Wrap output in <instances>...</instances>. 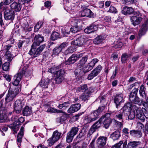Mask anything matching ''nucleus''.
<instances>
[{
	"mask_svg": "<svg viewBox=\"0 0 148 148\" xmlns=\"http://www.w3.org/2000/svg\"><path fill=\"white\" fill-rule=\"evenodd\" d=\"M121 13L124 15L128 16L133 14L130 16L131 24L134 26H136L139 24L143 19L146 16L141 13L138 10H134L132 7L125 6L123 8Z\"/></svg>",
	"mask_w": 148,
	"mask_h": 148,
	"instance_id": "obj_1",
	"label": "nucleus"
},
{
	"mask_svg": "<svg viewBox=\"0 0 148 148\" xmlns=\"http://www.w3.org/2000/svg\"><path fill=\"white\" fill-rule=\"evenodd\" d=\"M63 68L67 69L66 66L64 61L58 66L54 65L53 66V68H54L56 71V73L54 74L56 77L55 79V83L59 84L64 79V75L66 73L64 69H63Z\"/></svg>",
	"mask_w": 148,
	"mask_h": 148,
	"instance_id": "obj_2",
	"label": "nucleus"
},
{
	"mask_svg": "<svg viewBox=\"0 0 148 148\" xmlns=\"http://www.w3.org/2000/svg\"><path fill=\"white\" fill-rule=\"evenodd\" d=\"M21 88L19 86H10L5 99V102L8 103L13 101L21 91Z\"/></svg>",
	"mask_w": 148,
	"mask_h": 148,
	"instance_id": "obj_3",
	"label": "nucleus"
},
{
	"mask_svg": "<svg viewBox=\"0 0 148 148\" xmlns=\"http://www.w3.org/2000/svg\"><path fill=\"white\" fill-rule=\"evenodd\" d=\"M82 56V53L72 54L67 60H65L64 62L66 66L67 69H73L74 67L73 64Z\"/></svg>",
	"mask_w": 148,
	"mask_h": 148,
	"instance_id": "obj_4",
	"label": "nucleus"
},
{
	"mask_svg": "<svg viewBox=\"0 0 148 148\" xmlns=\"http://www.w3.org/2000/svg\"><path fill=\"white\" fill-rule=\"evenodd\" d=\"M124 95L122 92H119L114 95L112 97V100L116 108H119L121 104L124 102Z\"/></svg>",
	"mask_w": 148,
	"mask_h": 148,
	"instance_id": "obj_5",
	"label": "nucleus"
},
{
	"mask_svg": "<svg viewBox=\"0 0 148 148\" xmlns=\"http://www.w3.org/2000/svg\"><path fill=\"white\" fill-rule=\"evenodd\" d=\"M45 40V37L41 34H35L34 36L32 45V49L34 50L36 47L39 46L40 44L43 42Z\"/></svg>",
	"mask_w": 148,
	"mask_h": 148,
	"instance_id": "obj_6",
	"label": "nucleus"
},
{
	"mask_svg": "<svg viewBox=\"0 0 148 148\" xmlns=\"http://www.w3.org/2000/svg\"><path fill=\"white\" fill-rule=\"evenodd\" d=\"M72 27L69 28L70 32L73 33H75L80 31L83 28L82 22L77 19H75L71 21Z\"/></svg>",
	"mask_w": 148,
	"mask_h": 148,
	"instance_id": "obj_7",
	"label": "nucleus"
},
{
	"mask_svg": "<svg viewBox=\"0 0 148 148\" xmlns=\"http://www.w3.org/2000/svg\"><path fill=\"white\" fill-rule=\"evenodd\" d=\"M101 24L97 23L96 22H93L90 24L85 29L84 31L87 34H89L94 32L97 31L99 28H103V27Z\"/></svg>",
	"mask_w": 148,
	"mask_h": 148,
	"instance_id": "obj_8",
	"label": "nucleus"
},
{
	"mask_svg": "<svg viewBox=\"0 0 148 148\" xmlns=\"http://www.w3.org/2000/svg\"><path fill=\"white\" fill-rule=\"evenodd\" d=\"M88 41V38L85 36L82 35L76 37L71 43L72 45L79 47L83 46Z\"/></svg>",
	"mask_w": 148,
	"mask_h": 148,
	"instance_id": "obj_9",
	"label": "nucleus"
},
{
	"mask_svg": "<svg viewBox=\"0 0 148 148\" xmlns=\"http://www.w3.org/2000/svg\"><path fill=\"white\" fill-rule=\"evenodd\" d=\"M47 44L46 43L42 45L39 46L38 48V47H36V48L34 50H32V46L31 48L29 50V54L30 55L33 56V58H35L39 56Z\"/></svg>",
	"mask_w": 148,
	"mask_h": 148,
	"instance_id": "obj_10",
	"label": "nucleus"
},
{
	"mask_svg": "<svg viewBox=\"0 0 148 148\" xmlns=\"http://www.w3.org/2000/svg\"><path fill=\"white\" fill-rule=\"evenodd\" d=\"M61 134V133L59 132L58 130L54 131L52 136L47 140V141H49V146L51 147L57 142L60 138Z\"/></svg>",
	"mask_w": 148,
	"mask_h": 148,
	"instance_id": "obj_11",
	"label": "nucleus"
},
{
	"mask_svg": "<svg viewBox=\"0 0 148 148\" xmlns=\"http://www.w3.org/2000/svg\"><path fill=\"white\" fill-rule=\"evenodd\" d=\"M55 80V79L53 78H51L50 79L48 78H43V77H42L41 81L38 84V86L39 85L44 88H48V86L50 84L52 85H53V81Z\"/></svg>",
	"mask_w": 148,
	"mask_h": 148,
	"instance_id": "obj_12",
	"label": "nucleus"
},
{
	"mask_svg": "<svg viewBox=\"0 0 148 148\" xmlns=\"http://www.w3.org/2000/svg\"><path fill=\"white\" fill-rule=\"evenodd\" d=\"M24 106V103L21 100H17L14 102L13 106V113L17 114H20Z\"/></svg>",
	"mask_w": 148,
	"mask_h": 148,
	"instance_id": "obj_13",
	"label": "nucleus"
},
{
	"mask_svg": "<svg viewBox=\"0 0 148 148\" xmlns=\"http://www.w3.org/2000/svg\"><path fill=\"white\" fill-rule=\"evenodd\" d=\"M148 30V18L145 20L142 25L141 28L139 30L137 37V40H139L142 36L145 34Z\"/></svg>",
	"mask_w": 148,
	"mask_h": 148,
	"instance_id": "obj_14",
	"label": "nucleus"
},
{
	"mask_svg": "<svg viewBox=\"0 0 148 148\" xmlns=\"http://www.w3.org/2000/svg\"><path fill=\"white\" fill-rule=\"evenodd\" d=\"M102 67L101 65H98L96 67L92 70L91 73L88 76L87 79L88 80H91L95 77H96L100 73L102 70Z\"/></svg>",
	"mask_w": 148,
	"mask_h": 148,
	"instance_id": "obj_15",
	"label": "nucleus"
},
{
	"mask_svg": "<svg viewBox=\"0 0 148 148\" xmlns=\"http://www.w3.org/2000/svg\"><path fill=\"white\" fill-rule=\"evenodd\" d=\"M79 16L82 17L86 16L89 18H94L96 16L91 10L88 8H85L79 13Z\"/></svg>",
	"mask_w": 148,
	"mask_h": 148,
	"instance_id": "obj_16",
	"label": "nucleus"
},
{
	"mask_svg": "<svg viewBox=\"0 0 148 148\" xmlns=\"http://www.w3.org/2000/svg\"><path fill=\"white\" fill-rule=\"evenodd\" d=\"M136 111V118L140 120L142 122L145 121V118L143 116L144 112L146 111V108H139L138 107L135 108V111Z\"/></svg>",
	"mask_w": 148,
	"mask_h": 148,
	"instance_id": "obj_17",
	"label": "nucleus"
},
{
	"mask_svg": "<svg viewBox=\"0 0 148 148\" xmlns=\"http://www.w3.org/2000/svg\"><path fill=\"white\" fill-rule=\"evenodd\" d=\"M4 18L6 20H10L12 21L15 16V13L13 10L6 9L4 13Z\"/></svg>",
	"mask_w": 148,
	"mask_h": 148,
	"instance_id": "obj_18",
	"label": "nucleus"
},
{
	"mask_svg": "<svg viewBox=\"0 0 148 148\" xmlns=\"http://www.w3.org/2000/svg\"><path fill=\"white\" fill-rule=\"evenodd\" d=\"M82 59H80L77 64V67L82 68L83 66L85 64L88 58L90 56V54L87 53L86 55H84V53H82Z\"/></svg>",
	"mask_w": 148,
	"mask_h": 148,
	"instance_id": "obj_19",
	"label": "nucleus"
},
{
	"mask_svg": "<svg viewBox=\"0 0 148 148\" xmlns=\"http://www.w3.org/2000/svg\"><path fill=\"white\" fill-rule=\"evenodd\" d=\"M81 105L79 103L72 104L68 109L67 112L70 114L73 113L78 111L81 108Z\"/></svg>",
	"mask_w": 148,
	"mask_h": 148,
	"instance_id": "obj_20",
	"label": "nucleus"
},
{
	"mask_svg": "<svg viewBox=\"0 0 148 148\" xmlns=\"http://www.w3.org/2000/svg\"><path fill=\"white\" fill-rule=\"evenodd\" d=\"M71 117V114L64 113L61 116L57 118L56 122L58 123H63L67 119L70 118Z\"/></svg>",
	"mask_w": 148,
	"mask_h": 148,
	"instance_id": "obj_21",
	"label": "nucleus"
},
{
	"mask_svg": "<svg viewBox=\"0 0 148 148\" xmlns=\"http://www.w3.org/2000/svg\"><path fill=\"white\" fill-rule=\"evenodd\" d=\"M106 108L105 105L100 106H99L98 108L93 111L92 113L91 114V116H94L96 117L97 119L99 117V116L101 113Z\"/></svg>",
	"mask_w": 148,
	"mask_h": 148,
	"instance_id": "obj_22",
	"label": "nucleus"
},
{
	"mask_svg": "<svg viewBox=\"0 0 148 148\" xmlns=\"http://www.w3.org/2000/svg\"><path fill=\"white\" fill-rule=\"evenodd\" d=\"M107 138L106 137L100 136L97 140V144L99 148H103L105 145Z\"/></svg>",
	"mask_w": 148,
	"mask_h": 148,
	"instance_id": "obj_23",
	"label": "nucleus"
},
{
	"mask_svg": "<svg viewBox=\"0 0 148 148\" xmlns=\"http://www.w3.org/2000/svg\"><path fill=\"white\" fill-rule=\"evenodd\" d=\"M81 68L78 67V68L75 69L74 71L75 76L77 77L76 79H78L77 80H81L82 77V76L83 69L82 70Z\"/></svg>",
	"mask_w": 148,
	"mask_h": 148,
	"instance_id": "obj_24",
	"label": "nucleus"
},
{
	"mask_svg": "<svg viewBox=\"0 0 148 148\" xmlns=\"http://www.w3.org/2000/svg\"><path fill=\"white\" fill-rule=\"evenodd\" d=\"M106 38V37L103 35H99L93 39V43L95 45H99Z\"/></svg>",
	"mask_w": 148,
	"mask_h": 148,
	"instance_id": "obj_25",
	"label": "nucleus"
},
{
	"mask_svg": "<svg viewBox=\"0 0 148 148\" xmlns=\"http://www.w3.org/2000/svg\"><path fill=\"white\" fill-rule=\"evenodd\" d=\"M62 37V36L59 33L56 31H53L51 35L50 40L52 41H54Z\"/></svg>",
	"mask_w": 148,
	"mask_h": 148,
	"instance_id": "obj_26",
	"label": "nucleus"
},
{
	"mask_svg": "<svg viewBox=\"0 0 148 148\" xmlns=\"http://www.w3.org/2000/svg\"><path fill=\"white\" fill-rule=\"evenodd\" d=\"M32 108L28 106H26L22 111V114L24 116H28L32 113Z\"/></svg>",
	"mask_w": 148,
	"mask_h": 148,
	"instance_id": "obj_27",
	"label": "nucleus"
},
{
	"mask_svg": "<svg viewBox=\"0 0 148 148\" xmlns=\"http://www.w3.org/2000/svg\"><path fill=\"white\" fill-rule=\"evenodd\" d=\"M10 6L12 10H13L16 12H19L21 9V6L18 3H17L16 2L12 3Z\"/></svg>",
	"mask_w": 148,
	"mask_h": 148,
	"instance_id": "obj_28",
	"label": "nucleus"
},
{
	"mask_svg": "<svg viewBox=\"0 0 148 148\" xmlns=\"http://www.w3.org/2000/svg\"><path fill=\"white\" fill-rule=\"evenodd\" d=\"M112 120L109 116L105 119L103 122V127L106 129H108L112 123Z\"/></svg>",
	"mask_w": 148,
	"mask_h": 148,
	"instance_id": "obj_29",
	"label": "nucleus"
},
{
	"mask_svg": "<svg viewBox=\"0 0 148 148\" xmlns=\"http://www.w3.org/2000/svg\"><path fill=\"white\" fill-rule=\"evenodd\" d=\"M76 48L73 46H71L69 47L64 51L65 56H66V57L67 56H69L73 52L76 51Z\"/></svg>",
	"mask_w": 148,
	"mask_h": 148,
	"instance_id": "obj_30",
	"label": "nucleus"
},
{
	"mask_svg": "<svg viewBox=\"0 0 148 148\" xmlns=\"http://www.w3.org/2000/svg\"><path fill=\"white\" fill-rule=\"evenodd\" d=\"M140 143V141L130 142L128 143L126 148H136Z\"/></svg>",
	"mask_w": 148,
	"mask_h": 148,
	"instance_id": "obj_31",
	"label": "nucleus"
},
{
	"mask_svg": "<svg viewBox=\"0 0 148 148\" xmlns=\"http://www.w3.org/2000/svg\"><path fill=\"white\" fill-rule=\"evenodd\" d=\"M121 136L120 132L119 131H116L111 135L110 137L113 140H118Z\"/></svg>",
	"mask_w": 148,
	"mask_h": 148,
	"instance_id": "obj_32",
	"label": "nucleus"
},
{
	"mask_svg": "<svg viewBox=\"0 0 148 148\" xmlns=\"http://www.w3.org/2000/svg\"><path fill=\"white\" fill-rule=\"evenodd\" d=\"M70 31L69 29V27H63L61 29V33L63 37H67L68 35L69 34Z\"/></svg>",
	"mask_w": 148,
	"mask_h": 148,
	"instance_id": "obj_33",
	"label": "nucleus"
},
{
	"mask_svg": "<svg viewBox=\"0 0 148 148\" xmlns=\"http://www.w3.org/2000/svg\"><path fill=\"white\" fill-rule=\"evenodd\" d=\"M88 89V86L86 84H82L78 87L77 89V91L79 92H86Z\"/></svg>",
	"mask_w": 148,
	"mask_h": 148,
	"instance_id": "obj_34",
	"label": "nucleus"
},
{
	"mask_svg": "<svg viewBox=\"0 0 148 148\" xmlns=\"http://www.w3.org/2000/svg\"><path fill=\"white\" fill-rule=\"evenodd\" d=\"M6 111H0V123L4 122L6 121Z\"/></svg>",
	"mask_w": 148,
	"mask_h": 148,
	"instance_id": "obj_35",
	"label": "nucleus"
},
{
	"mask_svg": "<svg viewBox=\"0 0 148 148\" xmlns=\"http://www.w3.org/2000/svg\"><path fill=\"white\" fill-rule=\"evenodd\" d=\"M130 133L131 135L138 136L139 137H141L142 135L140 131L139 130H132L130 131Z\"/></svg>",
	"mask_w": 148,
	"mask_h": 148,
	"instance_id": "obj_36",
	"label": "nucleus"
},
{
	"mask_svg": "<svg viewBox=\"0 0 148 148\" xmlns=\"http://www.w3.org/2000/svg\"><path fill=\"white\" fill-rule=\"evenodd\" d=\"M5 57L7 60L8 61L10 62L12 61V59L14 58L13 55L10 51L5 52Z\"/></svg>",
	"mask_w": 148,
	"mask_h": 148,
	"instance_id": "obj_37",
	"label": "nucleus"
},
{
	"mask_svg": "<svg viewBox=\"0 0 148 148\" xmlns=\"http://www.w3.org/2000/svg\"><path fill=\"white\" fill-rule=\"evenodd\" d=\"M138 90V88H135L132 90L130 92L129 95L130 99H132L133 98L137 96V93Z\"/></svg>",
	"mask_w": 148,
	"mask_h": 148,
	"instance_id": "obj_38",
	"label": "nucleus"
},
{
	"mask_svg": "<svg viewBox=\"0 0 148 148\" xmlns=\"http://www.w3.org/2000/svg\"><path fill=\"white\" fill-rule=\"evenodd\" d=\"M61 51L58 47L57 46L53 49L51 56H58Z\"/></svg>",
	"mask_w": 148,
	"mask_h": 148,
	"instance_id": "obj_39",
	"label": "nucleus"
},
{
	"mask_svg": "<svg viewBox=\"0 0 148 148\" xmlns=\"http://www.w3.org/2000/svg\"><path fill=\"white\" fill-rule=\"evenodd\" d=\"M2 69L5 71H9L10 68V62H6L3 63L2 65Z\"/></svg>",
	"mask_w": 148,
	"mask_h": 148,
	"instance_id": "obj_40",
	"label": "nucleus"
},
{
	"mask_svg": "<svg viewBox=\"0 0 148 148\" xmlns=\"http://www.w3.org/2000/svg\"><path fill=\"white\" fill-rule=\"evenodd\" d=\"M79 129L77 127H72L70 131L68 132L74 136H75L77 134Z\"/></svg>",
	"mask_w": 148,
	"mask_h": 148,
	"instance_id": "obj_41",
	"label": "nucleus"
},
{
	"mask_svg": "<svg viewBox=\"0 0 148 148\" xmlns=\"http://www.w3.org/2000/svg\"><path fill=\"white\" fill-rule=\"evenodd\" d=\"M75 136L67 132L66 134V141L68 143H70L72 142Z\"/></svg>",
	"mask_w": 148,
	"mask_h": 148,
	"instance_id": "obj_42",
	"label": "nucleus"
},
{
	"mask_svg": "<svg viewBox=\"0 0 148 148\" xmlns=\"http://www.w3.org/2000/svg\"><path fill=\"white\" fill-rule=\"evenodd\" d=\"M121 111V109L119 110L118 113L115 115V117L119 120L123 122V112Z\"/></svg>",
	"mask_w": 148,
	"mask_h": 148,
	"instance_id": "obj_43",
	"label": "nucleus"
},
{
	"mask_svg": "<svg viewBox=\"0 0 148 148\" xmlns=\"http://www.w3.org/2000/svg\"><path fill=\"white\" fill-rule=\"evenodd\" d=\"M129 59V58H128L127 54V53H125L122 54L121 56V61L123 63H126V61Z\"/></svg>",
	"mask_w": 148,
	"mask_h": 148,
	"instance_id": "obj_44",
	"label": "nucleus"
},
{
	"mask_svg": "<svg viewBox=\"0 0 148 148\" xmlns=\"http://www.w3.org/2000/svg\"><path fill=\"white\" fill-rule=\"evenodd\" d=\"M25 74V72L24 71H23L22 73L19 72L14 76V78L19 80L20 81L23 75Z\"/></svg>",
	"mask_w": 148,
	"mask_h": 148,
	"instance_id": "obj_45",
	"label": "nucleus"
},
{
	"mask_svg": "<svg viewBox=\"0 0 148 148\" xmlns=\"http://www.w3.org/2000/svg\"><path fill=\"white\" fill-rule=\"evenodd\" d=\"M132 103L130 102H128L125 103L123 107L121 108V109H127V111H129V110H132Z\"/></svg>",
	"mask_w": 148,
	"mask_h": 148,
	"instance_id": "obj_46",
	"label": "nucleus"
},
{
	"mask_svg": "<svg viewBox=\"0 0 148 148\" xmlns=\"http://www.w3.org/2000/svg\"><path fill=\"white\" fill-rule=\"evenodd\" d=\"M90 95L87 93V92H83L81 95V98L84 101H85L88 99V98L90 97Z\"/></svg>",
	"mask_w": 148,
	"mask_h": 148,
	"instance_id": "obj_47",
	"label": "nucleus"
},
{
	"mask_svg": "<svg viewBox=\"0 0 148 148\" xmlns=\"http://www.w3.org/2000/svg\"><path fill=\"white\" fill-rule=\"evenodd\" d=\"M93 68V67L92 66L88 64L87 65L85 66L83 68V73L85 74L91 70Z\"/></svg>",
	"mask_w": 148,
	"mask_h": 148,
	"instance_id": "obj_48",
	"label": "nucleus"
},
{
	"mask_svg": "<svg viewBox=\"0 0 148 148\" xmlns=\"http://www.w3.org/2000/svg\"><path fill=\"white\" fill-rule=\"evenodd\" d=\"M93 68V67L92 66L88 64L87 65L85 66L83 68V73L85 74L91 70Z\"/></svg>",
	"mask_w": 148,
	"mask_h": 148,
	"instance_id": "obj_49",
	"label": "nucleus"
},
{
	"mask_svg": "<svg viewBox=\"0 0 148 148\" xmlns=\"http://www.w3.org/2000/svg\"><path fill=\"white\" fill-rule=\"evenodd\" d=\"M25 121V119L22 117H21L17 119L16 121L14 122V124L20 125L23 123Z\"/></svg>",
	"mask_w": 148,
	"mask_h": 148,
	"instance_id": "obj_50",
	"label": "nucleus"
},
{
	"mask_svg": "<svg viewBox=\"0 0 148 148\" xmlns=\"http://www.w3.org/2000/svg\"><path fill=\"white\" fill-rule=\"evenodd\" d=\"M107 11L108 12L113 14H116L118 12L117 10L116 7L112 5H111L109 9Z\"/></svg>",
	"mask_w": 148,
	"mask_h": 148,
	"instance_id": "obj_51",
	"label": "nucleus"
},
{
	"mask_svg": "<svg viewBox=\"0 0 148 148\" xmlns=\"http://www.w3.org/2000/svg\"><path fill=\"white\" fill-rule=\"evenodd\" d=\"M135 116V110H132L127 116L128 119L130 120H133Z\"/></svg>",
	"mask_w": 148,
	"mask_h": 148,
	"instance_id": "obj_52",
	"label": "nucleus"
},
{
	"mask_svg": "<svg viewBox=\"0 0 148 148\" xmlns=\"http://www.w3.org/2000/svg\"><path fill=\"white\" fill-rule=\"evenodd\" d=\"M97 129V126H95V125H93L89 130V132L88 134V135H89V136H90Z\"/></svg>",
	"mask_w": 148,
	"mask_h": 148,
	"instance_id": "obj_53",
	"label": "nucleus"
},
{
	"mask_svg": "<svg viewBox=\"0 0 148 148\" xmlns=\"http://www.w3.org/2000/svg\"><path fill=\"white\" fill-rule=\"evenodd\" d=\"M84 112H80L75 115L72 117V119L74 121H77L79 119V117L82 114H84Z\"/></svg>",
	"mask_w": 148,
	"mask_h": 148,
	"instance_id": "obj_54",
	"label": "nucleus"
},
{
	"mask_svg": "<svg viewBox=\"0 0 148 148\" xmlns=\"http://www.w3.org/2000/svg\"><path fill=\"white\" fill-rule=\"evenodd\" d=\"M130 101L136 104H139L140 103V98L137 96L133 98L132 99H130Z\"/></svg>",
	"mask_w": 148,
	"mask_h": 148,
	"instance_id": "obj_55",
	"label": "nucleus"
},
{
	"mask_svg": "<svg viewBox=\"0 0 148 148\" xmlns=\"http://www.w3.org/2000/svg\"><path fill=\"white\" fill-rule=\"evenodd\" d=\"M123 43L121 41H117L113 47L115 49L120 48L123 46Z\"/></svg>",
	"mask_w": 148,
	"mask_h": 148,
	"instance_id": "obj_56",
	"label": "nucleus"
},
{
	"mask_svg": "<svg viewBox=\"0 0 148 148\" xmlns=\"http://www.w3.org/2000/svg\"><path fill=\"white\" fill-rule=\"evenodd\" d=\"M12 46V45L9 44L4 45L3 48V51L5 53L8 52H10L9 50Z\"/></svg>",
	"mask_w": 148,
	"mask_h": 148,
	"instance_id": "obj_57",
	"label": "nucleus"
},
{
	"mask_svg": "<svg viewBox=\"0 0 148 148\" xmlns=\"http://www.w3.org/2000/svg\"><path fill=\"white\" fill-rule=\"evenodd\" d=\"M33 27V25H31L29 26L28 25H26L23 28V29L24 31L25 32H29L32 30Z\"/></svg>",
	"mask_w": 148,
	"mask_h": 148,
	"instance_id": "obj_58",
	"label": "nucleus"
},
{
	"mask_svg": "<svg viewBox=\"0 0 148 148\" xmlns=\"http://www.w3.org/2000/svg\"><path fill=\"white\" fill-rule=\"evenodd\" d=\"M99 61V60L97 58H94L88 64L92 66L93 68L95 65L96 63L98 62Z\"/></svg>",
	"mask_w": 148,
	"mask_h": 148,
	"instance_id": "obj_59",
	"label": "nucleus"
},
{
	"mask_svg": "<svg viewBox=\"0 0 148 148\" xmlns=\"http://www.w3.org/2000/svg\"><path fill=\"white\" fill-rule=\"evenodd\" d=\"M20 82V81L19 80H17L16 79H14V81L13 82H12V84L13 85L12 86H20V88H21V84H19V82Z\"/></svg>",
	"mask_w": 148,
	"mask_h": 148,
	"instance_id": "obj_60",
	"label": "nucleus"
},
{
	"mask_svg": "<svg viewBox=\"0 0 148 148\" xmlns=\"http://www.w3.org/2000/svg\"><path fill=\"white\" fill-rule=\"evenodd\" d=\"M97 119L96 117L94 116V118H91L90 117H87V118L85 119V121H86V123H90L93 121H95Z\"/></svg>",
	"mask_w": 148,
	"mask_h": 148,
	"instance_id": "obj_61",
	"label": "nucleus"
},
{
	"mask_svg": "<svg viewBox=\"0 0 148 148\" xmlns=\"http://www.w3.org/2000/svg\"><path fill=\"white\" fill-rule=\"evenodd\" d=\"M42 31L43 33L49 34L51 32V29L46 26H44L42 28Z\"/></svg>",
	"mask_w": 148,
	"mask_h": 148,
	"instance_id": "obj_62",
	"label": "nucleus"
},
{
	"mask_svg": "<svg viewBox=\"0 0 148 148\" xmlns=\"http://www.w3.org/2000/svg\"><path fill=\"white\" fill-rule=\"evenodd\" d=\"M114 124L116 125L117 127L119 128H121L123 127V122H122V121H118L116 120L115 119H114Z\"/></svg>",
	"mask_w": 148,
	"mask_h": 148,
	"instance_id": "obj_63",
	"label": "nucleus"
},
{
	"mask_svg": "<svg viewBox=\"0 0 148 148\" xmlns=\"http://www.w3.org/2000/svg\"><path fill=\"white\" fill-rule=\"evenodd\" d=\"M123 143V141L121 140L118 143L114 145L111 148H120L121 145Z\"/></svg>",
	"mask_w": 148,
	"mask_h": 148,
	"instance_id": "obj_64",
	"label": "nucleus"
}]
</instances>
